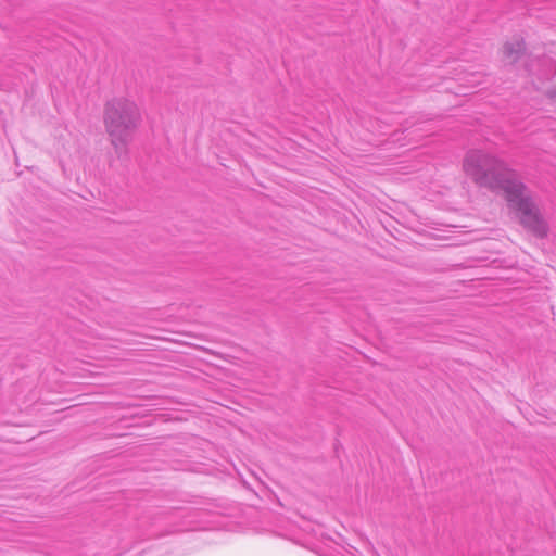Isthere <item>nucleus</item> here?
<instances>
[{"mask_svg": "<svg viewBox=\"0 0 556 556\" xmlns=\"http://www.w3.org/2000/svg\"><path fill=\"white\" fill-rule=\"evenodd\" d=\"M141 122L138 105L127 98H114L106 102L103 112V123L117 157L128 153V146Z\"/></svg>", "mask_w": 556, "mask_h": 556, "instance_id": "nucleus-2", "label": "nucleus"}, {"mask_svg": "<svg viewBox=\"0 0 556 556\" xmlns=\"http://www.w3.org/2000/svg\"><path fill=\"white\" fill-rule=\"evenodd\" d=\"M525 51V42L521 38L516 37L507 41L503 48V54L508 63H515L519 60Z\"/></svg>", "mask_w": 556, "mask_h": 556, "instance_id": "nucleus-3", "label": "nucleus"}, {"mask_svg": "<svg viewBox=\"0 0 556 556\" xmlns=\"http://www.w3.org/2000/svg\"><path fill=\"white\" fill-rule=\"evenodd\" d=\"M463 168L480 187L502 189L509 206L519 213L520 223L525 228L539 238L547 235V225L539 213L530 191L504 162L481 150H470L464 159Z\"/></svg>", "mask_w": 556, "mask_h": 556, "instance_id": "nucleus-1", "label": "nucleus"}]
</instances>
